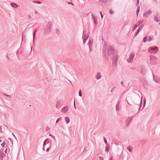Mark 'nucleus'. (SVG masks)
Here are the masks:
<instances>
[{"instance_id": "f3484780", "label": "nucleus", "mask_w": 160, "mask_h": 160, "mask_svg": "<svg viewBox=\"0 0 160 160\" xmlns=\"http://www.w3.org/2000/svg\"><path fill=\"white\" fill-rule=\"evenodd\" d=\"M140 80L143 83H145L146 82V78L144 77L141 78L140 79Z\"/></svg>"}, {"instance_id": "052dcab7", "label": "nucleus", "mask_w": 160, "mask_h": 160, "mask_svg": "<svg viewBox=\"0 0 160 160\" xmlns=\"http://www.w3.org/2000/svg\"><path fill=\"white\" fill-rule=\"evenodd\" d=\"M145 100H144V103H143V107H144V105H145Z\"/></svg>"}, {"instance_id": "e433bc0d", "label": "nucleus", "mask_w": 160, "mask_h": 160, "mask_svg": "<svg viewBox=\"0 0 160 160\" xmlns=\"http://www.w3.org/2000/svg\"><path fill=\"white\" fill-rule=\"evenodd\" d=\"M99 1L100 2H103V3H105V2H107V1L106 0L103 1V0H99Z\"/></svg>"}, {"instance_id": "4468645a", "label": "nucleus", "mask_w": 160, "mask_h": 160, "mask_svg": "<svg viewBox=\"0 0 160 160\" xmlns=\"http://www.w3.org/2000/svg\"><path fill=\"white\" fill-rule=\"evenodd\" d=\"M10 5L12 7L15 8H17L18 7V5L15 3L12 2L10 3Z\"/></svg>"}, {"instance_id": "3c124183", "label": "nucleus", "mask_w": 160, "mask_h": 160, "mask_svg": "<svg viewBox=\"0 0 160 160\" xmlns=\"http://www.w3.org/2000/svg\"><path fill=\"white\" fill-rule=\"evenodd\" d=\"M91 18H92L93 19H94L95 18H94V15H93L92 14H92H91Z\"/></svg>"}, {"instance_id": "2f4dec72", "label": "nucleus", "mask_w": 160, "mask_h": 160, "mask_svg": "<svg viewBox=\"0 0 160 160\" xmlns=\"http://www.w3.org/2000/svg\"><path fill=\"white\" fill-rule=\"evenodd\" d=\"M3 95L5 96H6V97H8V98H11V96L7 95V94H6L5 93H4L3 94Z\"/></svg>"}, {"instance_id": "0e129e2a", "label": "nucleus", "mask_w": 160, "mask_h": 160, "mask_svg": "<svg viewBox=\"0 0 160 160\" xmlns=\"http://www.w3.org/2000/svg\"><path fill=\"white\" fill-rule=\"evenodd\" d=\"M49 150V148H48L47 149L46 151H48Z\"/></svg>"}, {"instance_id": "423d86ee", "label": "nucleus", "mask_w": 160, "mask_h": 160, "mask_svg": "<svg viewBox=\"0 0 160 160\" xmlns=\"http://www.w3.org/2000/svg\"><path fill=\"white\" fill-rule=\"evenodd\" d=\"M152 12L150 10H149L148 11L144 12L143 15V17L144 18L148 17L152 13Z\"/></svg>"}, {"instance_id": "e2e57ef3", "label": "nucleus", "mask_w": 160, "mask_h": 160, "mask_svg": "<svg viewBox=\"0 0 160 160\" xmlns=\"http://www.w3.org/2000/svg\"><path fill=\"white\" fill-rule=\"evenodd\" d=\"M116 145H118V143L117 142H115L114 143Z\"/></svg>"}, {"instance_id": "13d9d810", "label": "nucleus", "mask_w": 160, "mask_h": 160, "mask_svg": "<svg viewBox=\"0 0 160 160\" xmlns=\"http://www.w3.org/2000/svg\"><path fill=\"white\" fill-rule=\"evenodd\" d=\"M68 4H72V5H73V4L71 2H68Z\"/></svg>"}, {"instance_id": "7ed1b4c3", "label": "nucleus", "mask_w": 160, "mask_h": 160, "mask_svg": "<svg viewBox=\"0 0 160 160\" xmlns=\"http://www.w3.org/2000/svg\"><path fill=\"white\" fill-rule=\"evenodd\" d=\"M115 53L112 47H108L107 49L106 54H107L108 55H113L114 54H115Z\"/></svg>"}, {"instance_id": "603ef678", "label": "nucleus", "mask_w": 160, "mask_h": 160, "mask_svg": "<svg viewBox=\"0 0 160 160\" xmlns=\"http://www.w3.org/2000/svg\"><path fill=\"white\" fill-rule=\"evenodd\" d=\"M83 44H84V43H85V42L86 41V40H85V38H83Z\"/></svg>"}, {"instance_id": "680f3d73", "label": "nucleus", "mask_w": 160, "mask_h": 160, "mask_svg": "<svg viewBox=\"0 0 160 160\" xmlns=\"http://www.w3.org/2000/svg\"><path fill=\"white\" fill-rule=\"evenodd\" d=\"M6 58H7V59H8V60H9V57H8V56H6Z\"/></svg>"}, {"instance_id": "a211bd4d", "label": "nucleus", "mask_w": 160, "mask_h": 160, "mask_svg": "<svg viewBox=\"0 0 160 160\" xmlns=\"http://www.w3.org/2000/svg\"><path fill=\"white\" fill-rule=\"evenodd\" d=\"M65 120L66 123H68L69 122L70 120L69 118L67 117H65Z\"/></svg>"}, {"instance_id": "aec40b11", "label": "nucleus", "mask_w": 160, "mask_h": 160, "mask_svg": "<svg viewBox=\"0 0 160 160\" xmlns=\"http://www.w3.org/2000/svg\"><path fill=\"white\" fill-rule=\"evenodd\" d=\"M84 32H85L83 31V38H85V40H87L88 38V37H89V35H88L87 36H85L84 35Z\"/></svg>"}, {"instance_id": "ea45409f", "label": "nucleus", "mask_w": 160, "mask_h": 160, "mask_svg": "<svg viewBox=\"0 0 160 160\" xmlns=\"http://www.w3.org/2000/svg\"><path fill=\"white\" fill-rule=\"evenodd\" d=\"M109 12H110V13L111 14H112L114 13V12L112 11V10L111 9L110 10Z\"/></svg>"}, {"instance_id": "c756f323", "label": "nucleus", "mask_w": 160, "mask_h": 160, "mask_svg": "<svg viewBox=\"0 0 160 160\" xmlns=\"http://www.w3.org/2000/svg\"><path fill=\"white\" fill-rule=\"evenodd\" d=\"M6 145V143H5V142L4 141L2 143L1 145V146L2 147H4L5 145Z\"/></svg>"}, {"instance_id": "774afa93", "label": "nucleus", "mask_w": 160, "mask_h": 160, "mask_svg": "<svg viewBox=\"0 0 160 160\" xmlns=\"http://www.w3.org/2000/svg\"><path fill=\"white\" fill-rule=\"evenodd\" d=\"M12 135H13V136H14L15 137V135L13 134V133H12ZM15 138H16V137H15Z\"/></svg>"}, {"instance_id": "f704fd0d", "label": "nucleus", "mask_w": 160, "mask_h": 160, "mask_svg": "<svg viewBox=\"0 0 160 160\" xmlns=\"http://www.w3.org/2000/svg\"><path fill=\"white\" fill-rule=\"evenodd\" d=\"M55 30L57 33L59 34L60 33V31L59 29H56Z\"/></svg>"}, {"instance_id": "37998d69", "label": "nucleus", "mask_w": 160, "mask_h": 160, "mask_svg": "<svg viewBox=\"0 0 160 160\" xmlns=\"http://www.w3.org/2000/svg\"><path fill=\"white\" fill-rule=\"evenodd\" d=\"M99 158V160H103V158L101 156H100Z\"/></svg>"}, {"instance_id": "f257e3e1", "label": "nucleus", "mask_w": 160, "mask_h": 160, "mask_svg": "<svg viewBox=\"0 0 160 160\" xmlns=\"http://www.w3.org/2000/svg\"><path fill=\"white\" fill-rule=\"evenodd\" d=\"M159 51L158 47L155 46L154 47H150L148 49V51L151 53L154 54L158 52V51Z\"/></svg>"}, {"instance_id": "5fc2aeb1", "label": "nucleus", "mask_w": 160, "mask_h": 160, "mask_svg": "<svg viewBox=\"0 0 160 160\" xmlns=\"http://www.w3.org/2000/svg\"><path fill=\"white\" fill-rule=\"evenodd\" d=\"M49 136H51L53 138V139H54V140H55V137H54V136H52V135L51 134H49Z\"/></svg>"}, {"instance_id": "4c0bfd02", "label": "nucleus", "mask_w": 160, "mask_h": 160, "mask_svg": "<svg viewBox=\"0 0 160 160\" xmlns=\"http://www.w3.org/2000/svg\"><path fill=\"white\" fill-rule=\"evenodd\" d=\"M105 151L107 152H108L109 151V148H106L105 149Z\"/></svg>"}, {"instance_id": "dca6fc26", "label": "nucleus", "mask_w": 160, "mask_h": 160, "mask_svg": "<svg viewBox=\"0 0 160 160\" xmlns=\"http://www.w3.org/2000/svg\"><path fill=\"white\" fill-rule=\"evenodd\" d=\"M142 26H141L139 28H138L137 30V31L135 32V36L137 35L138 34V33H139V32L142 30Z\"/></svg>"}, {"instance_id": "338daca9", "label": "nucleus", "mask_w": 160, "mask_h": 160, "mask_svg": "<svg viewBox=\"0 0 160 160\" xmlns=\"http://www.w3.org/2000/svg\"><path fill=\"white\" fill-rule=\"evenodd\" d=\"M2 140H1L0 139V142H2Z\"/></svg>"}, {"instance_id": "a878e982", "label": "nucleus", "mask_w": 160, "mask_h": 160, "mask_svg": "<svg viewBox=\"0 0 160 160\" xmlns=\"http://www.w3.org/2000/svg\"><path fill=\"white\" fill-rule=\"evenodd\" d=\"M143 22V20H140L138 22V25H140Z\"/></svg>"}, {"instance_id": "f8f14e48", "label": "nucleus", "mask_w": 160, "mask_h": 160, "mask_svg": "<svg viewBox=\"0 0 160 160\" xmlns=\"http://www.w3.org/2000/svg\"><path fill=\"white\" fill-rule=\"evenodd\" d=\"M101 77V75L100 72H98L96 75V78L98 80L100 79Z\"/></svg>"}, {"instance_id": "7c9ffc66", "label": "nucleus", "mask_w": 160, "mask_h": 160, "mask_svg": "<svg viewBox=\"0 0 160 160\" xmlns=\"http://www.w3.org/2000/svg\"><path fill=\"white\" fill-rule=\"evenodd\" d=\"M79 96L80 97L82 96V92L80 89L79 92Z\"/></svg>"}, {"instance_id": "473e14b6", "label": "nucleus", "mask_w": 160, "mask_h": 160, "mask_svg": "<svg viewBox=\"0 0 160 160\" xmlns=\"http://www.w3.org/2000/svg\"><path fill=\"white\" fill-rule=\"evenodd\" d=\"M132 148H130L129 147H128L127 149L130 152L132 151Z\"/></svg>"}, {"instance_id": "6ab92c4d", "label": "nucleus", "mask_w": 160, "mask_h": 160, "mask_svg": "<svg viewBox=\"0 0 160 160\" xmlns=\"http://www.w3.org/2000/svg\"><path fill=\"white\" fill-rule=\"evenodd\" d=\"M84 32H85L83 31V38H85V40H87L88 38V37H89V35H88L87 36H85L84 35Z\"/></svg>"}, {"instance_id": "ddd939ff", "label": "nucleus", "mask_w": 160, "mask_h": 160, "mask_svg": "<svg viewBox=\"0 0 160 160\" xmlns=\"http://www.w3.org/2000/svg\"><path fill=\"white\" fill-rule=\"evenodd\" d=\"M37 32V29H35L34 30L33 32V44L34 43V39H35V34H36V33Z\"/></svg>"}, {"instance_id": "393cba45", "label": "nucleus", "mask_w": 160, "mask_h": 160, "mask_svg": "<svg viewBox=\"0 0 160 160\" xmlns=\"http://www.w3.org/2000/svg\"><path fill=\"white\" fill-rule=\"evenodd\" d=\"M61 102L60 100L57 101V104L56 105V107L57 108H58V105L60 104Z\"/></svg>"}, {"instance_id": "6e6d98bb", "label": "nucleus", "mask_w": 160, "mask_h": 160, "mask_svg": "<svg viewBox=\"0 0 160 160\" xmlns=\"http://www.w3.org/2000/svg\"><path fill=\"white\" fill-rule=\"evenodd\" d=\"M74 106L75 108V109H76V106H75V100H74Z\"/></svg>"}, {"instance_id": "4be33fe9", "label": "nucleus", "mask_w": 160, "mask_h": 160, "mask_svg": "<svg viewBox=\"0 0 160 160\" xmlns=\"http://www.w3.org/2000/svg\"><path fill=\"white\" fill-rule=\"evenodd\" d=\"M138 25L137 24H135L133 27L132 28V31H133L134 30L137 28V27Z\"/></svg>"}, {"instance_id": "20e7f679", "label": "nucleus", "mask_w": 160, "mask_h": 160, "mask_svg": "<svg viewBox=\"0 0 160 160\" xmlns=\"http://www.w3.org/2000/svg\"><path fill=\"white\" fill-rule=\"evenodd\" d=\"M135 54L134 52L131 53L130 55L128 58V59L127 61L129 63L132 62L133 60L135 57Z\"/></svg>"}, {"instance_id": "bf43d9fd", "label": "nucleus", "mask_w": 160, "mask_h": 160, "mask_svg": "<svg viewBox=\"0 0 160 160\" xmlns=\"http://www.w3.org/2000/svg\"><path fill=\"white\" fill-rule=\"evenodd\" d=\"M23 37H24V36H23V33H22V41L23 40Z\"/></svg>"}, {"instance_id": "864d4df0", "label": "nucleus", "mask_w": 160, "mask_h": 160, "mask_svg": "<svg viewBox=\"0 0 160 160\" xmlns=\"http://www.w3.org/2000/svg\"><path fill=\"white\" fill-rule=\"evenodd\" d=\"M115 88V87H113L112 89L111 90V92H113V90H114V88Z\"/></svg>"}, {"instance_id": "58836bf2", "label": "nucleus", "mask_w": 160, "mask_h": 160, "mask_svg": "<svg viewBox=\"0 0 160 160\" xmlns=\"http://www.w3.org/2000/svg\"><path fill=\"white\" fill-rule=\"evenodd\" d=\"M118 104H119V102L118 101V102H117V104H116V110H117V109L118 108Z\"/></svg>"}, {"instance_id": "c9c22d12", "label": "nucleus", "mask_w": 160, "mask_h": 160, "mask_svg": "<svg viewBox=\"0 0 160 160\" xmlns=\"http://www.w3.org/2000/svg\"><path fill=\"white\" fill-rule=\"evenodd\" d=\"M8 139L10 140V142L11 143L12 145L13 144L12 140L11 138H8Z\"/></svg>"}, {"instance_id": "5701e85b", "label": "nucleus", "mask_w": 160, "mask_h": 160, "mask_svg": "<svg viewBox=\"0 0 160 160\" xmlns=\"http://www.w3.org/2000/svg\"><path fill=\"white\" fill-rule=\"evenodd\" d=\"M32 2H33L34 3L38 4H41L42 3L41 2H40L38 1H36V0L33 1H32Z\"/></svg>"}, {"instance_id": "a19ab883", "label": "nucleus", "mask_w": 160, "mask_h": 160, "mask_svg": "<svg viewBox=\"0 0 160 160\" xmlns=\"http://www.w3.org/2000/svg\"><path fill=\"white\" fill-rule=\"evenodd\" d=\"M93 20L95 24H97V20L95 18Z\"/></svg>"}, {"instance_id": "6e6552de", "label": "nucleus", "mask_w": 160, "mask_h": 160, "mask_svg": "<svg viewBox=\"0 0 160 160\" xmlns=\"http://www.w3.org/2000/svg\"><path fill=\"white\" fill-rule=\"evenodd\" d=\"M68 109V107L66 106L63 107L61 110V112L63 113H65L67 112Z\"/></svg>"}, {"instance_id": "72a5a7b5", "label": "nucleus", "mask_w": 160, "mask_h": 160, "mask_svg": "<svg viewBox=\"0 0 160 160\" xmlns=\"http://www.w3.org/2000/svg\"><path fill=\"white\" fill-rule=\"evenodd\" d=\"M49 140V139H46L44 142L43 145H45L46 144V143L47 140Z\"/></svg>"}, {"instance_id": "69168bd1", "label": "nucleus", "mask_w": 160, "mask_h": 160, "mask_svg": "<svg viewBox=\"0 0 160 160\" xmlns=\"http://www.w3.org/2000/svg\"><path fill=\"white\" fill-rule=\"evenodd\" d=\"M139 3V0H137V4L138 5Z\"/></svg>"}, {"instance_id": "8fccbe9b", "label": "nucleus", "mask_w": 160, "mask_h": 160, "mask_svg": "<svg viewBox=\"0 0 160 160\" xmlns=\"http://www.w3.org/2000/svg\"><path fill=\"white\" fill-rule=\"evenodd\" d=\"M152 40V38H151L150 37H149V38H148V41H151Z\"/></svg>"}, {"instance_id": "c85d7f7f", "label": "nucleus", "mask_w": 160, "mask_h": 160, "mask_svg": "<svg viewBox=\"0 0 160 160\" xmlns=\"http://www.w3.org/2000/svg\"><path fill=\"white\" fill-rule=\"evenodd\" d=\"M0 157L1 158H3L4 156H5V155L4 153H0Z\"/></svg>"}, {"instance_id": "9b49d317", "label": "nucleus", "mask_w": 160, "mask_h": 160, "mask_svg": "<svg viewBox=\"0 0 160 160\" xmlns=\"http://www.w3.org/2000/svg\"><path fill=\"white\" fill-rule=\"evenodd\" d=\"M154 20L155 22H158L160 20V17L158 15L155 16L154 17Z\"/></svg>"}, {"instance_id": "de8ad7c7", "label": "nucleus", "mask_w": 160, "mask_h": 160, "mask_svg": "<svg viewBox=\"0 0 160 160\" xmlns=\"http://www.w3.org/2000/svg\"><path fill=\"white\" fill-rule=\"evenodd\" d=\"M4 152L5 153L7 154L8 153V149L7 148H6L4 150Z\"/></svg>"}, {"instance_id": "c03bdc74", "label": "nucleus", "mask_w": 160, "mask_h": 160, "mask_svg": "<svg viewBox=\"0 0 160 160\" xmlns=\"http://www.w3.org/2000/svg\"><path fill=\"white\" fill-rule=\"evenodd\" d=\"M100 13L101 15V17L102 18H103V15H102V13L101 12H100Z\"/></svg>"}, {"instance_id": "09e8293b", "label": "nucleus", "mask_w": 160, "mask_h": 160, "mask_svg": "<svg viewBox=\"0 0 160 160\" xmlns=\"http://www.w3.org/2000/svg\"><path fill=\"white\" fill-rule=\"evenodd\" d=\"M121 85H122V86L123 87H125V85H124L123 84V82H122V81L121 82Z\"/></svg>"}, {"instance_id": "1a4fd4ad", "label": "nucleus", "mask_w": 160, "mask_h": 160, "mask_svg": "<svg viewBox=\"0 0 160 160\" xmlns=\"http://www.w3.org/2000/svg\"><path fill=\"white\" fill-rule=\"evenodd\" d=\"M132 119V117H129L127 118L126 120L125 124L126 125V126H127L128 125L129 122L131 121Z\"/></svg>"}, {"instance_id": "4d7b16f0", "label": "nucleus", "mask_w": 160, "mask_h": 160, "mask_svg": "<svg viewBox=\"0 0 160 160\" xmlns=\"http://www.w3.org/2000/svg\"><path fill=\"white\" fill-rule=\"evenodd\" d=\"M113 158V157H112L110 156V158H109V160H112V159Z\"/></svg>"}, {"instance_id": "2eb2a0df", "label": "nucleus", "mask_w": 160, "mask_h": 160, "mask_svg": "<svg viewBox=\"0 0 160 160\" xmlns=\"http://www.w3.org/2000/svg\"><path fill=\"white\" fill-rule=\"evenodd\" d=\"M140 72L142 75H144L146 72V70L144 68H143L141 69V71Z\"/></svg>"}, {"instance_id": "0eeeda50", "label": "nucleus", "mask_w": 160, "mask_h": 160, "mask_svg": "<svg viewBox=\"0 0 160 160\" xmlns=\"http://www.w3.org/2000/svg\"><path fill=\"white\" fill-rule=\"evenodd\" d=\"M52 24V22L51 21H49L46 24L45 26V27L51 30Z\"/></svg>"}, {"instance_id": "412c9836", "label": "nucleus", "mask_w": 160, "mask_h": 160, "mask_svg": "<svg viewBox=\"0 0 160 160\" xmlns=\"http://www.w3.org/2000/svg\"><path fill=\"white\" fill-rule=\"evenodd\" d=\"M92 41L89 40L88 43V45L89 46V47L91 46V47H92Z\"/></svg>"}, {"instance_id": "a18cd8bd", "label": "nucleus", "mask_w": 160, "mask_h": 160, "mask_svg": "<svg viewBox=\"0 0 160 160\" xmlns=\"http://www.w3.org/2000/svg\"><path fill=\"white\" fill-rule=\"evenodd\" d=\"M89 49L90 52H91L92 51V47H91V46L89 47Z\"/></svg>"}, {"instance_id": "cd10ccee", "label": "nucleus", "mask_w": 160, "mask_h": 160, "mask_svg": "<svg viewBox=\"0 0 160 160\" xmlns=\"http://www.w3.org/2000/svg\"><path fill=\"white\" fill-rule=\"evenodd\" d=\"M148 37H144L143 39V42H146L147 40Z\"/></svg>"}, {"instance_id": "bb28decb", "label": "nucleus", "mask_w": 160, "mask_h": 160, "mask_svg": "<svg viewBox=\"0 0 160 160\" xmlns=\"http://www.w3.org/2000/svg\"><path fill=\"white\" fill-rule=\"evenodd\" d=\"M61 119H62L61 117H60V118H58L56 121V123H57L58 122H59L60 120H61Z\"/></svg>"}, {"instance_id": "49530a36", "label": "nucleus", "mask_w": 160, "mask_h": 160, "mask_svg": "<svg viewBox=\"0 0 160 160\" xmlns=\"http://www.w3.org/2000/svg\"><path fill=\"white\" fill-rule=\"evenodd\" d=\"M153 80H154V81L155 82H157V83H160L158 81H157L156 80L155 78H153Z\"/></svg>"}, {"instance_id": "f03ea898", "label": "nucleus", "mask_w": 160, "mask_h": 160, "mask_svg": "<svg viewBox=\"0 0 160 160\" xmlns=\"http://www.w3.org/2000/svg\"><path fill=\"white\" fill-rule=\"evenodd\" d=\"M118 58V55L117 53L113 54L112 56V64L113 66L116 67L117 66V62Z\"/></svg>"}, {"instance_id": "b1692460", "label": "nucleus", "mask_w": 160, "mask_h": 160, "mask_svg": "<svg viewBox=\"0 0 160 160\" xmlns=\"http://www.w3.org/2000/svg\"><path fill=\"white\" fill-rule=\"evenodd\" d=\"M139 8H140V7H138L137 8V10H136V14H137V16H138V13H139Z\"/></svg>"}, {"instance_id": "9d476101", "label": "nucleus", "mask_w": 160, "mask_h": 160, "mask_svg": "<svg viewBox=\"0 0 160 160\" xmlns=\"http://www.w3.org/2000/svg\"><path fill=\"white\" fill-rule=\"evenodd\" d=\"M51 30V29L45 27L43 31V33L44 34H48L50 32Z\"/></svg>"}, {"instance_id": "79ce46f5", "label": "nucleus", "mask_w": 160, "mask_h": 160, "mask_svg": "<svg viewBox=\"0 0 160 160\" xmlns=\"http://www.w3.org/2000/svg\"><path fill=\"white\" fill-rule=\"evenodd\" d=\"M104 142H105V143H106V144H107V141L105 138H104Z\"/></svg>"}, {"instance_id": "39448f33", "label": "nucleus", "mask_w": 160, "mask_h": 160, "mask_svg": "<svg viewBox=\"0 0 160 160\" xmlns=\"http://www.w3.org/2000/svg\"><path fill=\"white\" fill-rule=\"evenodd\" d=\"M150 63L152 64H154L157 60V58L155 56L152 55L150 56Z\"/></svg>"}]
</instances>
